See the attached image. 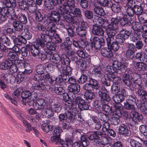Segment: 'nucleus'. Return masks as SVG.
I'll return each mask as SVG.
<instances>
[{"instance_id": "obj_14", "label": "nucleus", "mask_w": 147, "mask_h": 147, "mask_svg": "<svg viewBox=\"0 0 147 147\" xmlns=\"http://www.w3.org/2000/svg\"><path fill=\"white\" fill-rule=\"evenodd\" d=\"M128 121L125 125V124L122 123L119 126V133L121 135H124L125 136H129L131 133V131L128 129L127 125L128 126L129 124H128Z\"/></svg>"}, {"instance_id": "obj_31", "label": "nucleus", "mask_w": 147, "mask_h": 147, "mask_svg": "<svg viewBox=\"0 0 147 147\" xmlns=\"http://www.w3.org/2000/svg\"><path fill=\"white\" fill-rule=\"evenodd\" d=\"M143 5H144L142 3H140V5L136 4L133 6L135 14L137 16H140L142 15L144 12Z\"/></svg>"}, {"instance_id": "obj_16", "label": "nucleus", "mask_w": 147, "mask_h": 147, "mask_svg": "<svg viewBox=\"0 0 147 147\" xmlns=\"http://www.w3.org/2000/svg\"><path fill=\"white\" fill-rule=\"evenodd\" d=\"M122 17L119 16V18H115L118 21V23L119 22V24L120 26L122 27H130L131 26V23L129 22V20L126 18L125 16L124 13H122Z\"/></svg>"}, {"instance_id": "obj_46", "label": "nucleus", "mask_w": 147, "mask_h": 147, "mask_svg": "<svg viewBox=\"0 0 147 147\" xmlns=\"http://www.w3.org/2000/svg\"><path fill=\"white\" fill-rule=\"evenodd\" d=\"M125 96L118 94H115L112 98L113 100L115 102L116 104L119 103L123 101L125 99Z\"/></svg>"}, {"instance_id": "obj_47", "label": "nucleus", "mask_w": 147, "mask_h": 147, "mask_svg": "<svg viewBox=\"0 0 147 147\" xmlns=\"http://www.w3.org/2000/svg\"><path fill=\"white\" fill-rule=\"evenodd\" d=\"M51 108L50 106L49 107L44 109L42 111L44 114L43 116H45L46 117L49 118L53 116L54 115V113Z\"/></svg>"}, {"instance_id": "obj_37", "label": "nucleus", "mask_w": 147, "mask_h": 147, "mask_svg": "<svg viewBox=\"0 0 147 147\" xmlns=\"http://www.w3.org/2000/svg\"><path fill=\"white\" fill-rule=\"evenodd\" d=\"M136 68L138 71H145L147 70V64L144 62H136Z\"/></svg>"}, {"instance_id": "obj_13", "label": "nucleus", "mask_w": 147, "mask_h": 147, "mask_svg": "<svg viewBox=\"0 0 147 147\" xmlns=\"http://www.w3.org/2000/svg\"><path fill=\"white\" fill-rule=\"evenodd\" d=\"M72 111L70 110H66L64 113L59 114L58 116L59 120V122L66 121L67 119L69 120L71 123Z\"/></svg>"}, {"instance_id": "obj_18", "label": "nucleus", "mask_w": 147, "mask_h": 147, "mask_svg": "<svg viewBox=\"0 0 147 147\" xmlns=\"http://www.w3.org/2000/svg\"><path fill=\"white\" fill-rule=\"evenodd\" d=\"M33 47L29 48L32 55L34 57L38 56L40 53V51L41 49L44 47H42L40 44L36 42L35 44L33 45Z\"/></svg>"}, {"instance_id": "obj_56", "label": "nucleus", "mask_w": 147, "mask_h": 147, "mask_svg": "<svg viewBox=\"0 0 147 147\" xmlns=\"http://www.w3.org/2000/svg\"><path fill=\"white\" fill-rule=\"evenodd\" d=\"M4 80H5L7 83L9 82L10 83H12L13 82L12 81V79H14L15 76L11 73H6L3 76Z\"/></svg>"}, {"instance_id": "obj_59", "label": "nucleus", "mask_w": 147, "mask_h": 147, "mask_svg": "<svg viewBox=\"0 0 147 147\" xmlns=\"http://www.w3.org/2000/svg\"><path fill=\"white\" fill-rule=\"evenodd\" d=\"M70 12L72 14L76 17L81 18L82 17V11L78 7H75Z\"/></svg>"}, {"instance_id": "obj_42", "label": "nucleus", "mask_w": 147, "mask_h": 147, "mask_svg": "<svg viewBox=\"0 0 147 147\" xmlns=\"http://www.w3.org/2000/svg\"><path fill=\"white\" fill-rule=\"evenodd\" d=\"M13 26L16 31L21 32L23 30V26L19 21H15L13 23Z\"/></svg>"}, {"instance_id": "obj_28", "label": "nucleus", "mask_w": 147, "mask_h": 147, "mask_svg": "<svg viewBox=\"0 0 147 147\" xmlns=\"http://www.w3.org/2000/svg\"><path fill=\"white\" fill-rule=\"evenodd\" d=\"M3 9L5 16H6L7 17L8 16V15L10 16L9 18L11 19H13L15 17L16 12L15 9L11 7L9 8L6 7L3 8Z\"/></svg>"}, {"instance_id": "obj_5", "label": "nucleus", "mask_w": 147, "mask_h": 147, "mask_svg": "<svg viewBox=\"0 0 147 147\" xmlns=\"http://www.w3.org/2000/svg\"><path fill=\"white\" fill-rule=\"evenodd\" d=\"M89 43H87L86 45V49L90 50L92 49L93 47L96 49L100 50L102 46L105 45V40L103 38H99L97 36L93 37L90 39Z\"/></svg>"}, {"instance_id": "obj_25", "label": "nucleus", "mask_w": 147, "mask_h": 147, "mask_svg": "<svg viewBox=\"0 0 147 147\" xmlns=\"http://www.w3.org/2000/svg\"><path fill=\"white\" fill-rule=\"evenodd\" d=\"M106 99L104 103L103 104L101 107L102 110V111H103L105 113H109L112 111V107L109 106L108 105V102L111 100V98L109 95H108L107 97H106Z\"/></svg>"}, {"instance_id": "obj_20", "label": "nucleus", "mask_w": 147, "mask_h": 147, "mask_svg": "<svg viewBox=\"0 0 147 147\" xmlns=\"http://www.w3.org/2000/svg\"><path fill=\"white\" fill-rule=\"evenodd\" d=\"M92 119L94 123H92L89 122L90 125H93V128L94 129L98 131L100 130L102 125V123L99 119L96 116H93L92 117Z\"/></svg>"}, {"instance_id": "obj_36", "label": "nucleus", "mask_w": 147, "mask_h": 147, "mask_svg": "<svg viewBox=\"0 0 147 147\" xmlns=\"http://www.w3.org/2000/svg\"><path fill=\"white\" fill-rule=\"evenodd\" d=\"M103 135V133L101 131H94L90 135L88 138L90 140H98L100 138V137L99 136H101Z\"/></svg>"}, {"instance_id": "obj_19", "label": "nucleus", "mask_w": 147, "mask_h": 147, "mask_svg": "<svg viewBox=\"0 0 147 147\" xmlns=\"http://www.w3.org/2000/svg\"><path fill=\"white\" fill-rule=\"evenodd\" d=\"M127 46L128 49L126 52L125 55L126 57L132 60L135 58V53L136 51L130 45V44L127 43Z\"/></svg>"}, {"instance_id": "obj_52", "label": "nucleus", "mask_w": 147, "mask_h": 147, "mask_svg": "<svg viewBox=\"0 0 147 147\" xmlns=\"http://www.w3.org/2000/svg\"><path fill=\"white\" fill-rule=\"evenodd\" d=\"M50 107L54 112L57 113H59L62 109V106L60 104L58 103H54Z\"/></svg>"}, {"instance_id": "obj_39", "label": "nucleus", "mask_w": 147, "mask_h": 147, "mask_svg": "<svg viewBox=\"0 0 147 147\" xmlns=\"http://www.w3.org/2000/svg\"><path fill=\"white\" fill-rule=\"evenodd\" d=\"M113 107L114 108L113 111V115L117 116L119 118H121L122 116L121 111L122 108V107L114 105Z\"/></svg>"}, {"instance_id": "obj_23", "label": "nucleus", "mask_w": 147, "mask_h": 147, "mask_svg": "<svg viewBox=\"0 0 147 147\" xmlns=\"http://www.w3.org/2000/svg\"><path fill=\"white\" fill-rule=\"evenodd\" d=\"M67 90L68 93L78 94L80 90V86L78 84H70L68 86Z\"/></svg>"}, {"instance_id": "obj_29", "label": "nucleus", "mask_w": 147, "mask_h": 147, "mask_svg": "<svg viewBox=\"0 0 147 147\" xmlns=\"http://www.w3.org/2000/svg\"><path fill=\"white\" fill-rule=\"evenodd\" d=\"M117 80L114 82L113 85L111 86V90L115 92V94H118L120 92L121 89V85L120 82L121 80L119 79V78L117 76Z\"/></svg>"}, {"instance_id": "obj_58", "label": "nucleus", "mask_w": 147, "mask_h": 147, "mask_svg": "<svg viewBox=\"0 0 147 147\" xmlns=\"http://www.w3.org/2000/svg\"><path fill=\"white\" fill-rule=\"evenodd\" d=\"M48 13L46 14H45L44 17H43V16L41 15L40 12L38 11H37L35 13V15L36 16L35 18L36 20L38 22H40L43 19H45L44 20H48L49 22L51 23L49 21V20L48 19L47 17L46 16V15Z\"/></svg>"}, {"instance_id": "obj_60", "label": "nucleus", "mask_w": 147, "mask_h": 147, "mask_svg": "<svg viewBox=\"0 0 147 147\" xmlns=\"http://www.w3.org/2000/svg\"><path fill=\"white\" fill-rule=\"evenodd\" d=\"M79 4L82 9L86 10L89 7V0H79Z\"/></svg>"}, {"instance_id": "obj_26", "label": "nucleus", "mask_w": 147, "mask_h": 147, "mask_svg": "<svg viewBox=\"0 0 147 147\" xmlns=\"http://www.w3.org/2000/svg\"><path fill=\"white\" fill-rule=\"evenodd\" d=\"M8 60L9 62L13 63V62L17 61L18 63H20V61L19 60V57L17 54L14 53L13 52L9 51L7 55Z\"/></svg>"}, {"instance_id": "obj_7", "label": "nucleus", "mask_w": 147, "mask_h": 147, "mask_svg": "<svg viewBox=\"0 0 147 147\" xmlns=\"http://www.w3.org/2000/svg\"><path fill=\"white\" fill-rule=\"evenodd\" d=\"M54 77L49 73L44 74L42 75H35L33 78L34 80H42L47 83L48 82L49 84L53 85L54 83Z\"/></svg>"}, {"instance_id": "obj_63", "label": "nucleus", "mask_w": 147, "mask_h": 147, "mask_svg": "<svg viewBox=\"0 0 147 147\" xmlns=\"http://www.w3.org/2000/svg\"><path fill=\"white\" fill-rule=\"evenodd\" d=\"M127 87L129 88V90L131 91H134L137 90L138 89L139 87H138L131 80L128 83L125 84Z\"/></svg>"}, {"instance_id": "obj_21", "label": "nucleus", "mask_w": 147, "mask_h": 147, "mask_svg": "<svg viewBox=\"0 0 147 147\" xmlns=\"http://www.w3.org/2000/svg\"><path fill=\"white\" fill-rule=\"evenodd\" d=\"M100 53L103 57L108 58H111L113 56V53L109 47H103L100 50Z\"/></svg>"}, {"instance_id": "obj_8", "label": "nucleus", "mask_w": 147, "mask_h": 147, "mask_svg": "<svg viewBox=\"0 0 147 147\" xmlns=\"http://www.w3.org/2000/svg\"><path fill=\"white\" fill-rule=\"evenodd\" d=\"M132 114L131 119L128 120V124L130 126H132L133 125L134 123L141 121L143 118V115L141 114L138 113L135 110L131 112Z\"/></svg>"}, {"instance_id": "obj_12", "label": "nucleus", "mask_w": 147, "mask_h": 147, "mask_svg": "<svg viewBox=\"0 0 147 147\" xmlns=\"http://www.w3.org/2000/svg\"><path fill=\"white\" fill-rule=\"evenodd\" d=\"M131 31L123 29L121 30L119 34L116 36V37L123 43L125 40L131 36Z\"/></svg>"}, {"instance_id": "obj_32", "label": "nucleus", "mask_w": 147, "mask_h": 147, "mask_svg": "<svg viewBox=\"0 0 147 147\" xmlns=\"http://www.w3.org/2000/svg\"><path fill=\"white\" fill-rule=\"evenodd\" d=\"M123 43L120 40L115 36V41L111 44L109 47L115 51H117L120 47V46L119 45H122Z\"/></svg>"}, {"instance_id": "obj_30", "label": "nucleus", "mask_w": 147, "mask_h": 147, "mask_svg": "<svg viewBox=\"0 0 147 147\" xmlns=\"http://www.w3.org/2000/svg\"><path fill=\"white\" fill-rule=\"evenodd\" d=\"M111 22L110 24L107 25V28L116 30L118 29V21L116 18H112L110 20Z\"/></svg>"}, {"instance_id": "obj_40", "label": "nucleus", "mask_w": 147, "mask_h": 147, "mask_svg": "<svg viewBox=\"0 0 147 147\" xmlns=\"http://www.w3.org/2000/svg\"><path fill=\"white\" fill-rule=\"evenodd\" d=\"M71 118V122L73 123H74L76 120L80 122L83 120L81 114L78 113L77 112L72 111Z\"/></svg>"}, {"instance_id": "obj_51", "label": "nucleus", "mask_w": 147, "mask_h": 147, "mask_svg": "<svg viewBox=\"0 0 147 147\" xmlns=\"http://www.w3.org/2000/svg\"><path fill=\"white\" fill-rule=\"evenodd\" d=\"M98 113V116L100 120L103 122L108 121L109 120V118L108 115L105 114L101 112L100 111L97 112Z\"/></svg>"}, {"instance_id": "obj_4", "label": "nucleus", "mask_w": 147, "mask_h": 147, "mask_svg": "<svg viewBox=\"0 0 147 147\" xmlns=\"http://www.w3.org/2000/svg\"><path fill=\"white\" fill-rule=\"evenodd\" d=\"M98 95L100 98V100L96 99L94 101V105L95 109L96 110V112L100 111H101L100 108L106 100V97H107L108 94V91L104 87H101L98 92Z\"/></svg>"}, {"instance_id": "obj_17", "label": "nucleus", "mask_w": 147, "mask_h": 147, "mask_svg": "<svg viewBox=\"0 0 147 147\" xmlns=\"http://www.w3.org/2000/svg\"><path fill=\"white\" fill-rule=\"evenodd\" d=\"M56 4L58 5L59 7V11L58 12H63V13L67 12L68 11V9L66 8L67 5V0H55Z\"/></svg>"}, {"instance_id": "obj_1", "label": "nucleus", "mask_w": 147, "mask_h": 147, "mask_svg": "<svg viewBox=\"0 0 147 147\" xmlns=\"http://www.w3.org/2000/svg\"><path fill=\"white\" fill-rule=\"evenodd\" d=\"M69 12V10H68L67 12L65 13L63 12H59L53 10L48 13L46 16L49 21L53 24L59 22L61 17H62L64 21L68 23H71L74 20V18L73 16L70 14H68Z\"/></svg>"}, {"instance_id": "obj_53", "label": "nucleus", "mask_w": 147, "mask_h": 147, "mask_svg": "<svg viewBox=\"0 0 147 147\" xmlns=\"http://www.w3.org/2000/svg\"><path fill=\"white\" fill-rule=\"evenodd\" d=\"M83 11V15L85 18L87 20L92 19L94 16L93 11L90 10H85Z\"/></svg>"}, {"instance_id": "obj_43", "label": "nucleus", "mask_w": 147, "mask_h": 147, "mask_svg": "<svg viewBox=\"0 0 147 147\" xmlns=\"http://www.w3.org/2000/svg\"><path fill=\"white\" fill-rule=\"evenodd\" d=\"M88 82L91 84L94 90H98L99 91V90L101 88L100 87V85L98 82L97 80L91 78H89Z\"/></svg>"}, {"instance_id": "obj_6", "label": "nucleus", "mask_w": 147, "mask_h": 147, "mask_svg": "<svg viewBox=\"0 0 147 147\" xmlns=\"http://www.w3.org/2000/svg\"><path fill=\"white\" fill-rule=\"evenodd\" d=\"M52 141L55 142L56 144H60L61 147H71L72 144V140L69 138H66L65 140H61L60 137L54 135L51 138Z\"/></svg>"}, {"instance_id": "obj_9", "label": "nucleus", "mask_w": 147, "mask_h": 147, "mask_svg": "<svg viewBox=\"0 0 147 147\" xmlns=\"http://www.w3.org/2000/svg\"><path fill=\"white\" fill-rule=\"evenodd\" d=\"M35 81H38V83L32 85V88L33 89L42 92L43 90H47L50 89L49 84L45 82H43L42 80Z\"/></svg>"}, {"instance_id": "obj_57", "label": "nucleus", "mask_w": 147, "mask_h": 147, "mask_svg": "<svg viewBox=\"0 0 147 147\" xmlns=\"http://www.w3.org/2000/svg\"><path fill=\"white\" fill-rule=\"evenodd\" d=\"M109 7H112L113 11L115 13H118L120 12L122 9V6L119 3H117L109 5Z\"/></svg>"}, {"instance_id": "obj_48", "label": "nucleus", "mask_w": 147, "mask_h": 147, "mask_svg": "<svg viewBox=\"0 0 147 147\" xmlns=\"http://www.w3.org/2000/svg\"><path fill=\"white\" fill-rule=\"evenodd\" d=\"M15 79L18 84H20L26 78L28 79L22 72H19L17 73Z\"/></svg>"}, {"instance_id": "obj_38", "label": "nucleus", "mask_w": 147, "mask_h": 147, "mask_svg": "<svg viewBox=\"0 0 147 147\" xmlns=\"http://www.w3.org/2000/svg\"><path fill=\"white\" fill-rule=\"evenodd\" d=\"M49 57L51 61L56 64L58 63L61 61V56L60 57L59 55L56 53L51 54Z\"/></svg>"}, {"instance_id": "obj_49", "label": "nucleus", "mask_w": 147, "mask_h": 147, "mask_svg": "<svg viewBox=\"0 0 147 147\" xmlns=\"http://www.w3.org/2000/svg\"><path fill=\"white\" fill-rule=\"evenodd\" d=\"M56 5L55 0H50L49 1H45V5L49 10H52Z\"/></svg>"}, {"instance_id": "obj_10", "label": "nucleus", "mask_w": 147, "mask_h": 147, "mask_svg": "<svg viewBox=\"0 0 147 147\" xmlns=\"http://www.w3.org/2000/svg\"><path fill=\"white\" fill-rule=\"evenodd\" d=\"M109 74L107 76V78H102L101 80V82L105 86H109L111 85V82H112L113 83L115 82L117 80V76L114 75L113 74H111L109 73Z\"/></svg>"}, {"instance_id": "obj_50", "label": "nucleus", "mask_w": 147, "mask_h": 147, "mask_svg": "<svg viewBox=\"0 0 147 147\" xmlns=\"http://www.w3.org/2000/svg\"><path fill=\"white\" fill-rule=\"evenodd\" d=\"M95 13L101 16H104L105 14L103 9L101 7L95 6L93 9Z\"/></svg>"}, {"instance_id": "obj_41", "label": "nucleus", "mask_w": 147, "mask_h": 147, "mask_svg": "<svg viewBox=\"0 0 147 147\" xmlns=\"http://www.w3.org/2000/svg\"><path fill=\"white\" fill-rule=\"evenodd\" d=\"M64 28L66 30L68 35L71 38H72L76 36L74 28L67 25H64Z\"/></svg>"}, {"instance_id": "obj_24", "label": "nucleus", "mask_w": 147, "mask_h": 147, "mask_svg": "<svg viewBox=\"0 0 147 147\" xmlns=\"http://www.w3.org/2000/svg\"><path fill=\"white\" fill-rule=\"evenodd\" d=\"M11 39L13 40L14 45L20 46L22 44H26L22 35L18 36L17 37H16L15 36H12Z\"/></svg>"}, {"instance_id": "obj_35", "label": "nucleus", "mask_w": 147, "mask_h": 147, "mask_svg": "<svg viewBox=\"0 0 147 147\" xmlns=\"http://www.w3.org/2000/svg\"><path fill=\"white\" fill-rule=\"evenodd\" d=\"M1 2L7 7L15 8L17 5L16 0H1Z\"/></svg>"}, {"instance_id": "obj_15", "label": "nucleus", "mask_w": 147, "mask_h": 147, "mask_svg": "<svg viewBox=\"0 0 147 147\" xmlns=\"http://www.w3.org/2000/svg\"><path fill=\"white\" fill-rule=\"evenodd\" d=\"M92 32L93 34L96 36H102L104 34L105 31L102 27L97 24L92 26Z\"/></svg>"}, {"instance_id": "obj_27", "label": "nucleus", "mask_w": 147, "mask_h": 147, "mask_svg": "<svg viewBox=\"0 0 147 147\" xmlns=\"http://www.w3.org/2000/svg\"><path fill=\"white\" fill-rule=\"evenodd\" d=\"M102 70L100 67H94L92 71V75L96 78H100L103 75Z\"/></svg>"}, {"instance_id": "obj_62", "label": "nucleus", "mask_w": 147, "mask_h": 147, "mask_svg": "<svg viewBox=\"0 0 147 147\" xmlns=\"http://www.w3.org/2000/svg\"><path fill=\"white\" fill-rule=\"evenodd\" d=\"M87 32V30L82 28H76V32L77 34L81 37H85Z\"/></svg>"}, {"instance_id": "obj_34", "label": "nucleus", "mask_w": 147, "mask_h": 147, "mask_svg": "<svg viewBox=\"0 0 147 147\" xmlns=\"http://www.w3.org/2000/svg\"><path fill=\"white\" fill-rule=\"evenodd\" d=\"M45 104L44 99L41 98L38 99L34 104V109L36 110H41L44 108Z\"/></svg>"}, {"instance_id": "obj_55", "label": "nucleus", "mask_w": 147, "mask_h": 147, "mask_svg": "<svg viewBox=\"0 0 147 147\" xmlns=\"http://www.w3.org/2000/svg\"><path fill=\"white\" fill-rule=\"evenodd\" d=\"M144 44L142 40H139L136 42L135 45L133 44H130V45L136 51L137 49L140 50L142 49L144 46Z\"/></svg>"}, {"instance_id": "obj_54", "label": "nucleus", "mask_w": 147, "mask_h": 147, "mask_svg": "<svg viewBox=\"0 0 147 147\" xmlns=\"http://www.w3.org/2000/svg\"><path fill=\"white\" fill-rule=\"evenodd\" d=\"M19 8L22 10H27L28 4L24 0H17Z\"/></svg>"}, {"instance_id": "obj_11", "label": "nucleus", "mask_w": 147, "mask_h": 147, "mask_svg": "<svg viewBox=\"0 0 147 147\" xmlns=\"http://www.w3.org/2000/svg\"><path fill=\"white\" fill-rule=\"evenodd\" d=\"M123 7L125 11V13H124L125 16H126L125 17L131 23L132 20V17H133L135 15L133 6H132L128 3H126L123 6Z\"/></svg>"}, {"instance_id": "obj_2", "label": "nucleus", "mask_w": 147, "mask_h": 147, "mask_svg": "<svg viewBox=\"0 0 147 147\" xmlns=\"http://www.w3.org/2000/svg\"><path fill=\"white\" fill-rule=\"evenodd\" d=\"M129 63L126 59H121L120 61L115 60L113 61L112 66H107L106 71L111 74L118 73L120 71L121 73H125L127 70Z\"/></svg>"}, {"instance_id": "obj_33", "label": "nucleus", "mask_w": 147, "mask_h": 147, "mask_svg": "<svg viewBox=\"0 0 147 147\" xmlns=\"http://www.w3.org/2000/svg\"><path fill=\"white\" fill-rule=\"evenodd\" d=\"M89 74V71H86L85 72H81V75L78 80L79 84H83L87 80Z\"/></svg>"}, {"instance_id": "obj_22", "label": "nucleus", "mask_w": 147, "mask_h": 147, "mask_svg": "<svg viewBox=\"0 0 147 147\" xmlns=\"http://www.w3.org/2000/svg\"><path fill=\"white\" fill-rule=\"evenodd\" d=\"M131 75L133 76V77H132L131 78L133 82L140 88H142V80L141 79V75L133 73H132Z\"/></svg>"}, {"instance_id": "obj_3", "label": "nucleus", "mask_w": 147, "mask_h": 147, "mask_svg": "<svg viewBox=\"0 0 147 147\" xmlns=\"http://www.w3.org/2000/svg\"><path fill=\"white\" fill-rule=\"evenodd\" d=\"M55 24H53L52 26H48L47 30L45 32H41L40 35V37H38L36 39V42L40 44L42 47H44L45 46V42H47L49 41H52L51 38L54 36V34L56 32L54 28Z\"/></svg>"}, {"instance_id": "obj_64", "label": "nucleus", "mask_w": 147, "mask_h": 147, "mask_svg": "<svg viewBox=\"0 0 147 147\" xmlns=\"http://www.w3.org/2000/svg\"><path fill=\"white\" fill-rule=\"evenodd\" d=\"M8 60H5L3 62L0 64V69L3 70H6L9 69V67L10 66L11 63Z\"/></svg>"}, {"instance_id": "obj_45", "label": "nucleus", "mask_w": 147, "mask_h": 147, "mask_svg": "<svg viewBox=\"0 0 147 147\" xmlns=\"http://www.w3.org/2000/svg\"><path fill=\"white\" fill-rule=\"evenodd\" d=\"M60 61L63 63V65H66V67H70L71 60L66 55L63 54L61 55Z\"/></svg>"}, {"instance_id": "obj_61", "label": "nucleus", "mask_w": 147, "mask_h": 147, "mask_svg": "<svg viewBox=\"0 0 147 147\" xmlns=\"http://www.w3.org/2000/svg\"><path fill=\"white\" fill-rule=\"evenodd\" d=\"M87 138L88 136L85 135L81 136L80 141L84 147H86L89 144V141L88 140Z\"/></svg>"}, {"instance_id": "obj_44", "label": "nucleus", "mask_w": 147, "mask_h": 147, "mask_svg": "<svg viewBox=\"0 0 147 147\" xmlns=\"http://www.w3.org/2000/svg\"><path fill=\"white\" fill-rule=\"evenodd\" d=\"M22 36L24 38V39L26 43V44L27 40L31 39L32 37V36L31 31L27 28L25 29L24 34Z\"/></svg>"}]
</instances>
